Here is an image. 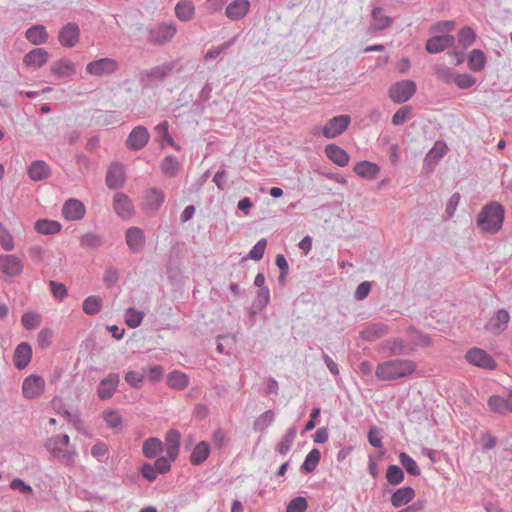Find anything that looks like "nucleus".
I'll use <instances>...</instances> for the list:
<instances>
[{
    "instance_id": "11",
    "label": "nucleus",
    "mask_w": 512,
    "mask_h": 512,
    "mask_svg": "<svg viewBox=\"0 0 512 512\" xmlns=\"http://www.w3.org/2000/svg\"><path fill=\"white\" fill-rule=\"evenodd\" d=\"M176 33V27L172 23H163L150 30V41L162 44L170 41Z\"/></svg>"
},
{
    "instance_id": "52",
    "label": "nucleus",
    "mask_w": 512,
    "mask_h": 512,
    "mask_svg": "<svg viewBox=\"0 0 512 512\" xmlns=\"http://www.w3.org/2000/svg\"><path fill=\"white\" fill-rule=\"evenodd\" d=\"M0 245L5 251H12L15 247L13 236L3 223L0 222Z\"/></svg>"
},
{
    "instance_id": "7",
    "label": "nucleus",
    "mask_w": 512,
    "mask_h": 512,
    "mask_svg": "<svg viewBox=\"0 0 512 512\" xmlns=\"http://www.w3.org/2000/svg\"><path fill=\"white\" fill-rule=\"evenodd\" d=\"M46 383L43 377L32 374L27 376L22 383V393L26 399H37L45 391Z\"/></svg>"
},
{
    "instance_id": "63",
    "label": "nucleus",
    "mask_w": 512,
    "mask_h": 512,
    "mask_svg": "<svg viewBox=\"0 0 512 512\" xmlns=\"http://www.w3.org/2000/svg\"><path fill=\"white\" fill-rule=\"evenodd\" d=\"M108 453V446L104 442H97L91 448V455L101 461Z\"/></svg>"
},
{
    "instance_id": "2",
    "label": "nucleus",
    "mask_w": 512,
    "mask_h": 512,
    "mask_svg": "<svg viewBox=\"0 0 512 512\" xmlns=\"http://www.w3.org/2000/svg\"><path fill=\"white\" fill-rule=\"evenodd\" d=\"M504 208L498 202L485 205L477 217V225L481 232L495 234L503 225Z\"/></svg>"
},
{
    "instance_id": "25",
    "label": "nucleus",
    "mask_w": 512,
    "mask_h": 512,
    "mask_svg": "<svg viewBox=\"0 0 512 512\" xmlns=\"http://www.w3.org/2000/svg\"><path fill=\"white\" fill-rule=\"evenodd\" d=\"M114 209L122 218H130L134 213L131 200L123 193H116L114 195Z\"/></svg>"
},
{
    "instance_id": "34",
    "label": "nucleus",
    "mask_w": 512,
    "mask_h": 512,
    "mask_svg": "<svg viewBox=\"0 0 512 512\" xmlns=\"http://www.w3.org/2000/svg\"><path fill=\"white\" fill-rule=\"evenodd\" d=\"M50 174L49 166L44 161H35L28 168V175L34 181H41Z\"/></svg>"
},
{
    "instance_id": "4",
    "label": "nucleus",
    "mask_w": 512,
    "mask_h": 512,
    "mask_svg": "<svg viewBox=\"0 0 512 512\" xmlns=\"http://www.w3.org/2000/svg\"><path fill=\"white\" fill-rule=\"evenodd\" d=\"M407 342L401 338L389 339L381 344V349L382 351H388L392 355H404L413 352L418 347L431 345V340L428 336H419V342Z\"/></svg>"
},
{
    "instance_id": "3",
    "label": "nucleus",
    "mask_w": 512,
    "mask_h": 512,
    "mask_svg": "<svg viewBox=\"0 0 512 512\" xmlns=\"http://www.w3.org/2000/svg\"><path fill=\"white\" fill-rule=\"evenodd\" d=\"M45 447L62 464L66 466L75 464L77 452L70 444V437L67 434L51 436L47 439Z\"/></svg>"
},
{
    "instance_id": "59",
    "label": "nucleus",
    "mask_w": 512,
    "mask_h": 512,
    "mask_svg": "<svg viewBox=\"0 0 512 512\" xmlns=\"http://www.w3.org/2000/svg\"><path fill=\"white\" fill-rule=\"evenodd\" d=\"M49 286L51 293L55 298L62 300L67 296V289L63 283L57 281H50Z\"/></svg>"
},
{
    "instance_id": "48",
    "label": "nucleus",
    "mask_w": 512,
    "mask_h": 512,
    "mask_svg": "<svg viewBox=\"0 0 512 512\" xmlns=\"http://www.w3.org/2000/svg\"><path fill=\"white\" fill-rule=\"evenodd\" d=\"M102 299L98 296H89L83 302V311L88 315L97 314L101 309Z\"/></svg>"
},
{
    "instance_id": "51",
    "label": "nucleus",
    "mask_w": 512,
    "mask_h": 512,
    "mask_svg": "<svg viewBox=\"0 0 512 512\" xmlns=\"http://www.w3.org/2000/svg\"><path fill=\"white\" fill-rule=\"evenodd\" d=\"M386 479L392 485H398L404 480V473L397 465H390L386 471Z\"/></svg>"
},
{
    "instance_id": "60",
    "label": "nucleus",
    "mask_w": 512,
    "mask_h": 512,
    "mask_svg": "<svg viewBox=\"0 0 512 512\" xmlns=\"http://www.w3.org/2000/svg\"><path fill=\"white\" fill-rule=\"evenodd\" d=\"M307 508V502L303 497L293 499L287 506L286 512H304Z\"/></svg>"
},
{
    "instance_id": "15",
    "label": "nucleus",
    "mask_w": 512,
    "mask_h": 512,
    "mask_svg": "<svg viewBox=\"0 0 512 512\" xmlns=\"http://www.w3.org/2000/svg\"><path fill=\"white\" fill-rule=\"evenodd\" d=\"M79 37V27L73 23L67 24L59 32V42L62 46L67 48L74 47L78 43Z\"/></svg>"
},
{
    "instance_id": "57",
    "label": "nucleus",
    "mask_w": 512,
    "mask_h": 512,
    "mask_svg": "<svg viewBox=\"0 0 512 512\" xmlns=\"http://www.w3.org/2000/svg\"><path fill=\"white\" fill-rule=\"evenodd\" d=\"M179 169V163L173 157H166L162 162V170L165 174L169 176L176 175Z\"/></svg>"
},
{
    "instance_id": "46",
    "label": "nucleus",
    "mask_w": 512,
    "mask_h": 512,
    "mask_svg": "<svg viewBox=\"0 0 512 512\" xmlns=\"http://www.w3.org/2000/svg\"><path fill=\"white\" fill-rule=\"evenodd\" d=\"M164 201V195L160 190L152 189L146 195V206L149 209H158Z\"/></svg>"
},
{
    "instance_id": "16",
    "label": "nucleus",
    "mask_w": 512,
    "mask_h": 512,
    "mask_svg": "<svg viewBox=\"0 0 512 512\" xmlns=\"http://www.w3.org/2000/svg\"><path fill=\"white\" fill-rule=\"evenodd\" d=\"M125 182L124 168L119 163H112L107 170L106 184L111 189H117L123 186Z\"/></svg>"
},
{
    "instance_id": "8",
    "label": "nucleus",
    "mask_w": 512,
    "mask_h": 512,
    "mask_svg": "<svg viewBox=\"0 0 512 512\" xmlns=\"http://www.w3.org/2000/svg\"><path fill=\"white\" fill-rule=\"evenodd\" d=\"M465 358L468 363L481 369L494 370L497 366L492 356L481 348H471L466 352Z\"/></svg>"
},
{
    "instance_id": "24",
    "label": "nucleus",
    "mask_w": 512,
    "mask_h": 512,
    "mask_svg": "<svg viewBox=\"0 0 512 512\" xmlns=\"http://www.w3.org/2000/svg\"><path fill=\"white\" fill-rule=\"evenodd\" d=\"M353 171L361 178L375 180L380 173V167L370 161H360L354 165Z\"/></svg>"
},
{
    "instance_id": "18",
    "label": "nucleus",
    "mask_w": 512,
    "mask_h": 512,
    "mask_svg": "<svg viewBox=\"0 0 512 512\" xmlns=\"http://www.w3.org/2000/svg\"><path fill=\"white\" fill-rule=\"evenodd\" d=\"M49 59L48 52L43 48H35L27 53L23 58V63L33 69H38L45 65Z\"/></svg>"
},
{
    "instance_id": "43",
    "label": "nucleus",
    "mask_w": 512,
    "mask_h": 512,
    "mask_svg": "<svg viewBox=\"0 0 512 512\" xmlns=\"http://www.w3.org/2000/svg\"><path fill=\"white\" fill-rule=\"evenodd\" d=\"M145 374L141 371L128 370L124 376L125 382L134 389L142 388L144 384Z\"/></svg>"
},
{
    "instance_id": "30",
    "label": "nucleus",
    "mask_w": 512,
    "mask_h": 512,
    "mask_svg": "<svg viewBox=\"0 0 512 512\" xmlns=\"http://www.w3.org/2000/svg\"><path fill=\"white\" fill-rule=\"evenodd\" d=\"M101 417L107 428L117 431L121 429L123 417L119 411L115 409H106L102 412Z\"/></svg>"
},
{
    "instance_id": "58",
    "label": "nucleus",
    "mask_w": 512,
    "mask_h": 512,
    "mask_svg": "<svg viewBox=\"0 0 512 512\" xmlns=\"http://www.w3.org/2000/svg\"><path fill=\"white\" fill-rule=\"evenodd\" d=\"M411 115V108L409 106L401 107L392 117V123L394 125H401L405 123Z\"/></svg>"
},
{
    "instance_id": "29",
    "label": "nucleus",
    "mask_w": 512,
    "mask_h": 512,
    "mask_svg": "<svg viewBox=\"0 0 512 512\" xmlns=\"http://www.w3.org/2000/svg\"><path fill=\"white\" fill-rule=\"evenodd\" d=\"M51 72L58 78L70 77L75 72V66L70 59L64 58L52 65Z\"/></svg>"
},
{
    "instance_id": "14",
    "label": "nucleus",
    "mask_w": 512,
    "mask_h": 512,
    "mask_svg": "<svg viewBox=\"0 0 512 512\" xmlns=\"http://www.w3.org/2000/svg\"><path fill=\"white\" fill-rule=\"evenodd\" d=\"M119 381V375L116 373H111L102 379L97 388L98 397L103 400L110 399L116 391Z\"/></svg>"
},
{
    "instance_id": "40",
    "label": "nucleus",
    "mask_w": 512,
    "mask_h": 512,
    "mask_svg": "<svg viewBox=\"0 0 512 512\" xmlns=\"http://www.w3.org/2000/svg\"><path fill=\"white\" fill-rule=\"evenodd\" d=\"M387 333V326L382 323H376L366 327L360 335L364 340L373 341Z\"/></svg>"
},
{
    "instance_id": "62",
    "label": "nucleus",
    "mask_w": 512,
    "mask_h": 512,
    "mask_svg": "<svg viewBox=\"0 0 512 512\" xmlns=\"http://www.w3.org/2000/svg\"><path fill=\"white\" fill-rule=\"evenodd\" d=\"M146 371H147V379L153 383L159 382L164 375V370L159 365L151 366Z\"/></svg>"
},
{
    "instance_id": "41",
    "label": "nucleus",
    "mask_w": 512,
    "mask_h": 512,
    "mask_svg": "<svg viewBox=\"0 0 512 512\" xmlns=\"http://www.w3.org/2000/svg\"><path fill=\"white\" fill-rule=\"evenodd\" d=\"M296 429L295 428H289L286 433L282 436L281 440L277 444V451L285 455L290 450L295 437H296Z\"/></svg>"
},
{
    "instance_id": "28",
    "label": "nucleus",
    "mask_w": 512,
    "mask_h": 512,
    "mask_svg": "<svg viewBox=\"0 0 512 512\" xmlns=\"http://www.w3.org/2000/svg\"><path fill=\"white\" fill-rule=\"evenodd\" d=\"M175 15L182 21L187 22L195 16V6L190 0H181L175 5Z\"/></svg>"
},
{
    "instance_id": "49",
    "label": "nucleus",
    "mask_w": 512,
    "mask_h": 512,
    "mask_svg": "<svg viewBox=\"0 0 512 512\" xmlns=\"http://www.w3.org/2000/svg\"><path fill=\"white\" fill-rule=\"evenodd\" d=\"M274 413L271 410H267L262 413L259 417L254 421V429L256 431H264L271 423L274 421Z\"/></svg>"
},
{
    "instance_id": "44",
    "label": "nucleus",
    "mask_w": 512,
    "mask_h": 512,
    "mask_svg": "<svg viewBox=\"0 0 512 512\" xmlns=\"http://www.w3.org/2000/svg\"><path fill=\"white\" fill-rule=\"evenodd\" d=\"M476 40V33L471 27H463L458 33V43L462 48H468Z\"/></svg>"
},
{
    "instance_id": "61",
    "label": "nucleus",
    "mask_w": 512,
    "mask_h": 512,
    "mask_svg": "<svg viewBox=\"0 0 512 512\" xmlns=\"http://www.w3.org/2000/svg\"><path fill=\"white\" fill-rule=\"evenodd\" d=\"M156 132L161 141H165L167 144L175 146L173 139L168 133V123L166 121L156 127Z\"/></svg>"
},
{
    "instance_id": "1",
    "label": "nucleus",
    "mask_w": 512,
    "mask_h": 512,
    "mask_svg": "<svg viewBox=\"0 0 512 512\" xmlns=\"http://www.w3.org/2000/svg\"><path fill=\"white\" fill-rule=\"evenodd\" d=\"M416 363L409 359H394L377 365L375 374L378 380L390 381L410 377L416 371Z\"/></svg>"
},
{
    "instance_id": "31",
    "label": "nucleus",
    "mask_w": 512,
    "mask_h": 512,
    "mask_svg": "<svg viewBox=\"0 0 512 512\" xmlns=\"http://www.w3.org/2000/svg\"><path fill=\"white\" fill-rule=\"evenodd\" d=\"M415 497V491L411 487H403L396 490L392 497L391 503L394 507L398 508L408 504Z\"/></svg>"
},
{
    "instance_id": "23",
    "label": "nucleus",
    "mask_w": 512,
    "mask_h": 512,
    "mask_svg": "<svg viewBox=\"0 0 512 512\" xmlns=\"http://www.w3.org/2000/svg\"><path fill=\"white\" fill-rule=\"evenodd\" d=\"M180 440H181V433L178 430L170 429L166 433V436H165L166 452H167L168 458H170L171 461H175L179 454Z\"/></svg>"
},
{
    "instance_id": "26",
    "label": "nucleus",
    "mask_w": 512,
    "mask_h": 512,
    "mask_svg": "<svg viewBox=\"0 0 512 512\" xmlns=\"http://www.w3.org/2000/svg\"><path fill=\"white\" fill-rule=\"evenodd\" d=\"M32 358V348L26 343H20L14 352V364L18 369H24L30 363Z\"/></svg>"
},
{
    "instance_id": "55",
    "label": "nucleus",
    "mask_w": 512,
    "mask_h": 512,
    "mask_svg": "<svg viewBox=\"0 0 512 512\" xmlns=\"http://www.w3.org/2000/svg\"><path fill=\"white\" fill-rule=\"evenodd\" d=\"M53 339V331L50 328H43L38 333L37 343L41 349H47Z\"/></svg>"
},
{
    "instance_id": "21",
    "label": "nucleus",
    "mask_w": 512,
    "mask_h": 512,
    "mask_svg": "<svg viewBox=\"0 0 512 512\" xmlns=\"http://www.w3.org/2000/svg\"><path fill=\"white\" fill-rule=\"evenodd\" d=\"M325 155L329 160L340 167L347 166L350 161L348 153L336 144L326 145Z\"/></svg>"
},
{
    "instance_id": "45",
    "label": "nucleus",
    "mask_w": 512,
    "mask_h": 512,
    "mask_svg": "<svg viewBox=\"0 0 512 512\" xmlns=\"http://www.w3.org/2000/svg\"><path fill=\"white\" fill-rule=\"evenodd\" d=\"M399 461L409 474H411L413 476L420 475V473H421L420 468L418 467L415 460L412 457H410L408 454H406L405 452H401L399 454Z\"/></svg>"
},
{
    "instance_id": "54",
    "label": "nucleus",
    "mask_w": 512,
    "mask_h": 512,
    "mask_svg": "<svg viewBox=\"0 0 512 512\" xmlns=\"http://www.w3.org/2000/svg\"><path fill=\"white\" fill-rule=\"evenodd\" d=\"M453 83L460 89H468L475 85L476 79L468 73H457Z\"/></svg>"
},
{
    "instance_id": "13",
    "label": "nucleus",
    "mask_w": 512,
    "mask_h": 512,
    "mask_svg": "<svg viewBox=\"0 0 512 512\" xmlns=\"http://www.w3.org/2000/svg\"><path fill=\"white\" fill-rule=\"evenodd\" d=\"M86 212L84 204L77 199L67 200L62 208V215L69 221L80 220Z\"/></svg>"
},
{
    "instance_id": "20",
    "label": "nucleus",
    "mask_w": 512,
    "mask_h": 512,
    "mask_svg": "<svg viewBox=\"0 0 512 512\" xmlns=\"http://www.w3.org/2000/svg\"><path fill=\"white\" fill-rule=\"evenodd\" d=\"M250 9L249 0H234L226 7V16L233 21L244 18Z\"/></svg>"
},
{
    "instance_id": "50",
    "label": "nucleus",
    "mask_w": 512,
    "mask_h": 512,
    "mask_svg": "<svg viewBox=\"0 0 512 512\" xmlns=\"http://www.w3.org/2000/svg\"><path fill=\"white\" fill-rule=\"evenodd\" d=\"M143 317V312L129 308L125 313V322L130 328H136L141 324Z\"/></svg>"
},
{
    "instance_id": "19",
    "label": "nucleus",
    "mask_w": 512,
    "mask_h": 512,
    "mask_svg": "<svg viewBox=\"0 0 512 512\" xmlns=\"http://www.w3.org/2000/svg\"><path fill=\"white\" fill-rule=\"evenodd\" d=\"M510 320V315L508 311L504 309H500L496 312V314L488 321L486 328L493 334L502 333Z\"/></svg>"
},
{
    "instance_id": "47",
    "label": "nucleus",
    "mask_w": 512,
    "mask_h": 512,
    "mask_svg": "<svg viewBox=\"0 0 512 512\" xmlns=\"http://www.w3.org/2000/svg\"><path fill=\"white\" fill-rule=\"evenodd\" d=\"M321 453L318 449H312L305 458L301 469L305 472H312L320 461Z\"/></svg>"
},
{
    "instance_id": "56",
    "label": "nucleus",
    "mask_w": 512,
    "mask_h": 512,
    "mask_svg": "<svg viewBox=\"0 0 512 512\" xmlns=\"http://www.w3.org/2000/svg\"><path fill=\"white\" fill-rule=\"evenodd\" d=\"M447 152V146L442 142H437L433 148L428 152L426 159L437 161L443 157Z\"/></svg>"
},
{
    "instance_id": "12",
    "label": "nucleus",
    "mask_w": 512,
    "mask_h": 512,
    "mask_svg": "<svg viewBox=\"0 0 512 512\" xmlns=\"http://www.w3.org/2000/svg\"><path fill=\"white\" fill-rule=\"evenodd\" d=\"M455 43V38L450 34L436 35L426 42V50L429 53H439L450 47Z\"/></svg>"
},
{
    "instance_id": "6",
    "label": "nucleus",
    "mask_w": 512,
    "mask_h": 512,
    "mask_svg": "<svg viewBox=\"0 0 512 512\" xmlns=\"http://www.w3.org/2000/svg\"><path fill=\"white\" fill-rule=\"evenodd\" d=\"M416 92V84L412 80L396 82L389 88V97L394 103L408 101Z\"/></svg>"
},
{
    "instance_id": "10",
    "label": "nucleus",
    "mask_w": 512,
    "mask_h": 512,
    "mask_svg": "<svg viewBox=\"0 0 512 512\" xmlns=\"http://www.w3.org/2000/svg\"><path fill=\"white\" fill-rule=\"evenodd\" d=\"M23 267V262L19 257L12 254L0 255V271L3 274L9 277L19 276Z\"/></svg>"
},
{
    "instance_id": "9",
    "label": "nucleus",
    "mask_w": 512,
    "mask_h": 512,
    "mask_svg": "<svg viewBox=\"0 0 512 512\" xmlns=\"http://www.w3.org/2000/svg\"><path fill=\"white\" fill-rule=\"evenodd\" d=\"M118 69V62L113 58H100L89 62L86 65V72L89 75L102 77L112 74Z\"/></svg>"
},
{
    "instance_id": "17",
    "label": "nucleus",
    "mask_w": 512,
    "mask_h": 512,
    "mask_svg": "<svg viewBox=\"0 0 512 512\" xmlns=\"http://www.w3.org/2000/svg\"><path fill=\"white\" fill-rule=\"evenodd\" d=\"M149 138L148 130L143 126H137L129 134L127 146L132 150H139L147 144Z\"/></svg>"
},
{
    "instance_id": "38",
    "label": "nucleus",
    "mask_w": 512,
    "mask_h": 512,
    "mask_svg": "<svg viewBox=\"0 0 512 512\" xmlns=\"http://www.w3.org/2000/svg\"><path fill=\"white\" fill-rule=\"evenodd\" d=\"M163 451V443L159 438L151 437L143 443V454L147 458H155Z\"/></svg>"
},
{
    "instance_id": "35",
    "label": "nucleus",
    "mask_w": 512,
    "mask_h": 512,
    "mask_svg": "<svg viewBox=\"0 0 512 512\" xmlns=\"http://www.w3.org/2000/svg\"><path fill=\"white\" fill-rule=\"evenodd\" d=\"M167 384L172 389L182 390L188 386L189 378L185 373L174 370L168 374Z\"/></svg>"
},
{
    "instance_id": "53",
    "label": "nucleus",
    "mask_w": 512,
    "mask_h": 512,
    "mask_svg": "<svg viewBox=\"0 0 512 512\" xmlns=\"http://www.w3.org/2000/svg\"><path fill=\"white\" fill-rule=\"evenodd\" d=\"M21 322L27 330L35 329L41 323V316L35 312H26L22 315Z\"/></svg>"
},
{
    "instance_id": "33",
    "label": "nucleus",
    "mask_w": 512,
    "mask_h": 512,
    "mask_svg": "<svg viewBox=\"0 0 512 512\" xmlns=\"http://www.w3.org/2000/svg\"><path fill=\"white\" fill-rule=\"evenodd\" d=\"M373 23L371 24L369 31L374 33L376 31L385 29L389 27L392 23L390 17L383 14V10L381 8H375L372 11Z\"/></svg>"
},
{
    "instance_id": "32",
    "label": "nucleus",
    "mask_w": 512,
    "mask_h": 512,
    "mask_svg": "<svg viewBox=\"0 0 512 512\" xmlns=\"http://www.w3.org/2000/svg\"><path fill=\"white\" fill-rule=\"evenodd\" d=\"M210 455V446L208 442L201 441L199 442L190 455V462L193 465H200L203 463Z\"/></svg>"
},
{
    "instance_id": "22",
    "label": "nucleus",
    "mask_w": 512,
    "mask_h": 512,
    "mask_svg": "<svg viewBox=\"0 0 512 512\" xmlns=\"http://www.w3.org/2000/svg\"><path fill=\"white\" fill-rule=\"evenodd\" d=\"M488 406L495 413H512V389L509 390L507 399L496 395L491 396L488 399Z\"/></svg>"
},
{
    "instance_id": "39",
    "label": "nucleus",
    "mask_w": 512,
    "mask_h": 512,
    "mask_svg": "<svg viewBox=\"0 0 512 512\" xmlns=\"http://www.w3.org/2000/svg\"><path fill=\"white\" fill-rule=\"evenodd\" d=\"M26 38L32 44L40 45L46 42L48 34L44 26L36 25L26 31Z\"/></svg>"
},
{
    "instance_id": "64",
    "label": "nucleus",
    "mask_w": 512,
    "mask_h": 512,
    "mask_svg": "<svg viewBox=\"0 0 512 512\" xmlns=\"http://www.w3.org/2000/svg\"><path fill=\"white\" fill-rule=\"evenodd\" d=\"M266 240L261 239L258 241L249 253V256L253 260H260L265 252Z\"/></svg>"
},
{
    "instance_id": "5",
    "label": "nucleus",
    "mask_w": 512,
    "mask_h": 512,
    "mask_svg": "<svg viewBox=\"0 0 512 512\" xmlns=\"http://www.w3.org/2000/svg\"><path fill=\"white\" fill-rule=\"evenodd\" d=\"M351 120V116L347 114L334 116L321 128V133L327 139L336 138L348 129Z\"/></svg>"
},
{
    "instance_id": "36",
    "label": "nucleus",
    "mask_w": 512,
    "mask_h": 512,
    "mask_svg": "<svg viewBox=\"0 0 512 512\" xmlns=\"http://www.w3.org/2000/svg\"><path fill=\"white\" fill-rule=\"evenodd\" d=\"M35 230L39 234H56L61 231V224L55 220L41 219L35 222Z\"/></svg>"
},
{
    "instance_id": "42",
    "label": "nucleus",
    "mask_w": 512,
    "mask_h": 512,
    "mask_svg": "<svg viewBox=\"0 0 512 512\" xmlns=\"http://www.w3.org/2000/svg\"><path fill=\"white\" fill-rule=\"evenodd\" d=\"M434 74L439 80L446 84H450L453 83L457 73H455L452 68L446 65L438 64L434 66Z\"/></svg>"
},
{
    "instance_id": "37",
    "label": "nucleus",
    "mask_w": 512,
    "mask_h": 512,
    "mask_svg": "<svg viewBox=\"0 0 512 512\" xmlns=\"http://www.w3.org/2000/svg\"><path fill=\"white\" fill-rule=\"evenodd\" d=\"M486 65V56L482 50L474 49L468 55V67L471 71L479 72Z\"/></svg>"
},
{
    "instance_id": "27",
    "label": "nucleus",
    "mask_w": 512,
    "mask_h": 512,
    "mask_svg": "<svg viewBox=\"0 0 512 512\" xmlns=\"http://www.w3.org/2000/svg\"><path fill=\"white\" fill-rule=\"evenodd\" d=\"M126 242L132 251H140L144 245L143 231L137 227L129 228L126 232Z\"/></svg>"
}]
</instances>
